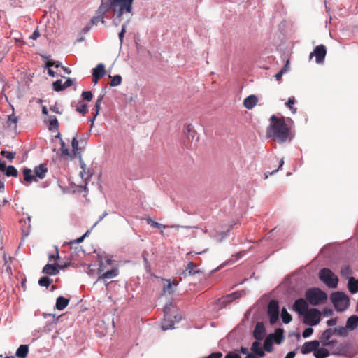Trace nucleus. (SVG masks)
<instances>
[{
  "label": "nucleus",
  "mask_w": 358,
  "mask_h": 358,
  "mask_svg": "<svg viewBox=\"0 0 358 358\" xmlns=\"http://www.w3.org/2000/svg\"><path fill=\"white\" fill-rule=\"evenodd\" d=\"M5 174L7 176H13V177H17L18 175V171L13 166H8L6 168V171L5 172Z\"/></svg>",
  "instance_id": "e433bc0d"
},
{
  "label": "nucleus",
  "mask_w": 358,
  "mask_h": 358,
  "mask_svg": "<svg viewBox=\"0 0 358 358\" xmlns=\"http://www.w3.org/2000/svg\"><path fill=\"white\" fill-rule=\"evenodd\" d=\"M273 339L271 338V336H268L264 342V349L265 351L268 352H271L273 351Z\"/></svg>",
  "instance_id": "2f4dec72"
},
{
  "label": "nucleus",
  "mask_w": 358,
  "mask_h": 358,
  "mask_svg": "<svg viewBox=\"0 0 358 358\" xmlns=\"http://www.w3.org/2000/svg\"><path fill=\"white\" fill-rule=\"evenodd\" d=\"M307 301L313 306H317L327 299V294L319 288L308 289L305 294Z\"/></svg>",
  "instance_id": "20e7f679"
},
{
  "label": "nucleus",
  "mask_w": 358,
  "mask_h": 358,
  "mask_svg": "<svg viewBox=\"0 0 358 358\" xmlns=\"http://www.w3.org/2000/svg\"><path fill=\"white\" fill-rule=\"evenodd\" d=\"M29 352V347L27 345H20L16 351V356L19 358H26Z\"/></svg>",
  "instance_id": "c85d7f7f"
},
{
  "label": "nucleus",
  "mask_w": 358,
  "mask_h": 358,
  "mask_svg": "<svg viewBox=\"0 0 358 358\" xmlns=\"http://www.w3.org/2000/svg\"><path fill=\"white\" fill-rule=\"evenodd\" d=\"M270 124L266 129V136L280 143L290 141L292 139L290 129L284 117H278L273 115L270 117Z\"/></svg>",
  "instance_id": "f257e3e1"
},
{
  "label": "nucleus",
  "mask_w": 358,
  "mask_h": 358,
  "mask_svg": "<svg viewBox=\"0 0 358 358\" xmlns=\"http://www.w3.org/2000/svg\"><path fill=\"white\" fill-rule=\"evenodd\" d=\"M334 334V331L333 329H326L320 336V342L322 344V345L324 344V343L327 342L329 340H330L331 337Z\"/></svg>",
  "instance_id": "393cba45"
},
{
  "label": "nucleus",
  "mask_w": 358,
  "mask_h": 358,
  "mask_svg": "<svg viewBox=\"0 0 358 358\" xmlns=\"http://www.w3.org/2000/svg\"><path fill=\"white\" fill-rule=\"evenodd\" d=\"M118 7V6H116L115 3H113V0H102L96 13L97 15L92 18L91 23L92 24H97L99 22H101L102 24H104V15L107 11L110 10L114 17L113 23L115 26H117L122 20V17L124 15L131 13V11L124 10L120 13L119 11Z\"/></svg>",
  "instance_id": "f03ea898"
},
{
  "label": "nucleus",
  "mask_w": 358,
  "mask_h": 358,
  "mask_svg": "<svg viewBox=\"0 0 358 358\" xmlns=\"http://www.w3.org/2000/svg\"><path fill=\"white\" fill-rule=\"evenodd\" d=\"M52 282V280L47 276L42 277L38 280V284L41 287H48Z\"/></svg>",
  "instance_id": "4c0bfd02"
},
{
  "label": "nucleus",
  "mask_w": 358,
  "mask_h": 358,
  "mask_svg": "<svg viewBox=\"0 0 358 358\" xmlns=\"http://www.w3.org/2000/svg\"><path fill=\"white\" fill-rule=\"evenodd\" d=\"M72 152H71V159H73L76 157H81V149L78 147V141L77 136H75L71 141Z\"/></svg>",
  "instance_id": "aec40b11"
},
{
  "label": "nucleus",
  "mask_w": 358,
  "mask_h": 358,
  "mask_svg": "<svg viewBox=\"0 0 358 358\" xmlns=\"http://www.w3.org/2000/svg\"><path fill=\"white\" fill-rule=\"evenodd\" d=\"M146 221L148 224H150L152 227H155V228L161 229V228L166 227L165 225L158 223V222L152 220L151 218H148Z\"/></svg>",
  "instance_id": "79ce46f5"
},
{
  "label": "nucleus",
  "mask_w": 358,
  "mask_h": 358,
  "mask_svg": "<svg viewBox=\"0 0 358 358\" xmlns=\"http://www.w3.org/2000/svg\"><path fill=\"white\" fill-rule=\"evenodd\" d=\"M76 111L84 115L88 111L87 106L85 103H82L76 107Z\"/></svg>",
  "instance_id": "49530a36"
},
{
  "label": "nucleus",
  "mask_w": 358,
  "mask_h": 358,
  "mask_svg": "<svg viewBox=\"0 0 358 358\" xmlns=\"http://www.w3.org/2000/svg\"><path fill=\"white\" fill-rule=\"evenodd\" d=\"M196 267V265L195 264L189 262L185 268V271L187 272L189 275H194L197 273V271L194 270Z\"/></svg>",
  "instance_id": "a19ab883"
},
{
  "label": "nucleus",
  "mask_w": 358,
  "mask_h": 358,
  "mask_svg": "<svg viewBox=\"0 0 358 358\" xmlns=\"http://www.w3.org/2000/svg\"><path fill=\"white\" fill-rule=\"evenodd\" d=\"M6 168H7V167H6V163H5V162H3V161H1V162H0V171H3V172H4V171L6 172Z\"/></svg>",
  "instance_id": "69168bd1"
},
{
  "label": "nucleus",
  "mask_w": 358,
  "mask_h": 358,
  "mask_svg": "<svg viewBox=\"0 0 358 358\" xmlns=\"http://www.w3.org/2000/svg\"><path fill=\"white\" fill-rule=\"evenodd\" d=\"M260 345L261 344L259 341L257 340L253 342L251 346V351L252 353L248 354L245 358H258L264 357L265 355V352Z\"/></svg>",
  "instance_id": "f8f14e48"
},
{
  "label": "nucleus",
  "mask_w": 358,
  "mask_h": 358,
  "mask_svg": "<svg viewBox=\"0 0 358 358\" xmlns=\"http://www.w3.org/2000/svg\"><path fill=\"white\" fill-rule=\"evenodd\" d=\"M337 323V319L336 318H332L329 320H327V324L328 326H334Z\"/></svg>",
  "instance_id": "e2e57ef3"
},
{
  "label": "nucleus",
  "mask_w": 358,
  "mask_h": 358,
  "mask_svg": "<svg viewBox=\"0 0 358 358\" xmlns=\"http://www.w3.org/2000/svg\"><path fill=\"white\" fill-rule=\"evenodd\" d=\"M18 121V117L15 116L14 113L8 116V120L6 122L7 127L15 129L17 128V123Z\"/></svg>",
  "instance_id": "c756f323"
},
{
  "label": "nucleus",
  "mask_w": 358,
  "mask_h": 358,
  "mask_svg": "<svg viewBox=\"0 0 358 358\" xmlns=\"http://www.w3.org/2000/svg\"><path fill=\"white\" fill-rule=\"evenodd\" d=\"M321 317V313L316 308H311L303 315V322L309 326L317 325Z\"/></svg>",
  "instance_id": "0eeeda50"
},
{
  "label": "nucleus",
  "mask_w": 358,
  "mask_h": 358,
  "mask_svg": "<svg viewBox=\"0 0 358 358\" xmlns=\"http://www.w3.org/2000/svg\"><path fill=\"white\" fill-rule=\"evenodd\" d=\"M266 332H265V327L262 322H257L255 325L254 331H253V336L257 340L261 341L262 340L265 336Z\"/></svg>",
  "instance_id": "f3484780"
},
{
  "label": "nucleus",
  "mask_w": 358,
  "mask_h": 358,
  "mask_svg": "<svg viewBox=\"0 0 358 358\" xmlns=\"http://www.w3.org/2000/svg\"><path fill=\"white\" fill-rule=\"evenodd\" d=\"M134 0H113V3L119 7V11L121 13L124 11L132 12V4Z\"/></svg>",
  "instance_id": "2eb2a0df"
},
{
  "label": "nucleus",
  "mask_w": 358,
  "mask_h": 358,
  "mask_svg": "<svg viewBox=\"0 0 358 358\" xmlns=\"http://www.w3.org/2000/svg\"><path fill=\"white\" fill-rule=\"evenodd\" d=\"M313 333V329L311 327H308L303 331L302 336L304 338H307V337L310 336Z\"/></svg>",
  "instance_id": "5fc2aeb1"
},
{
  "label": "nucleus",
  "mask_w": 358,
  "mask_h": 358,
  "mask_svg": "<svg viewBox=\"0 0 358 358\" xmlns=\"http://www.w3.org/2000/svg\"><path fill=\"white\" fill-rule=\"evenodd\" d=\"M320 346V341L314 340L312 341L305 342L301 348V352L303 355L310 352H315V350Z\"/></svg>",
  "instance_id": "4468645a"
},
{
  "label": "nucleus",
  "mask_w": 358,
  "mask_h": 358,
  "mask_svg": "<svg viewBox=\"0 0 358 358\" xmlns=\"http://www.w3.org/2000/svg\"><path fill=\"white\" fill-rule=\"evenodd\" d=\"M313 355L315 358H326L329 355V352L327 348L317 347Z\"/></svg>",
  "instance_id": "cd10ccee"
},
{
  "label": "nucleus",
  "mask_w": 358,
  "mask_h": 358,
  "mask_svg": "<svg viewBox=\"0 0 358 358\" xmlns=\"http://www.w3.org/2000/svg\"><path fill=\"white\" fill-rule=\"evenodd\" d=\"M267 314L269 317V321L271 324L277 322L279 317V304L275 299L270 301L268 305Z\"/></svg>",
  "instance_id": "6e6552de"
},
{
  "label": "nucleus",
  "mask_w": 358,
  "mask_h": 358,
  "mask_svg": "<svg viewBox=\"0 0 358 358\" xmlns=\"http://www.w3.org/2000/svg\"><path fill=\"white\" fill-rule=\"evenodd\" d=\"M110 78H112L111 82L110 83V86H112V87L118 86L122 83V79L121 76H120V75H116L113 77L110 76Z\"/></svg>",
  "instance_id": "58836bf2"
},
{
  "label": "nucleus",
  "mask_w": 358,
  "mask_h": 358,
  "mask_svg": "<svg viewBox=\"0 0 358 358\" xmlns=\"http://www.w3.org/2000/svg\"><path fill=\"white\" fill-rule=\"evenodd\" d=\"M348 287L351 294H355L358 292V280L354 277L348 278Z\"/></svg>",
  "instance_id": "5701e85b"
},
{
  "label": "nucleus",
  "mask_w": 358,
  "mask_h": 358,
  "mask_svg": "<svg viewBox=\"0 0 358 358\" xmlns=\"http://www.w3.org/2000/svg\"><path fill=\"white\" fill-rule=\"evenodd\" d=\"M286 66H285L279 72L275 75V78L277 80H280L283 73L286 71Z\"/></svg>",
  "instance_id": "6e6d98bb"
},
{
  "label": "nucleus",
  "mask_w": 358,
  "mask_h": 358,
  "mask_svg": "<svg viewBox=\"0 0 358 358\" xmlns=\"http://www.w3.org/2000/svg\"><path fill=\"white\" fill-rule=\"evenodd\" d=\"M42 272L45 274L50 275H55L59 273L58 266H57V263L53 264H46L43 268Z\"/></svg>",
  "instance_id": "4be33fe9"
},
{
  "label": "nucleus",
  "mask_w": 358,
  "mask_h": 358,
  "mask_svg": "<svg viewBox=\"0 0 358 358\" xmlns=\"http://www.w3.org/2000/svg\"><path fill=\"white\" fill-rule=\"evenodd\" d=\"M88 234V231H87L85 234H83L82 236H80V238L76 239V240H73V241H71L69 244L72 246L74 244H76V243H80L81 242L83 241L85 237Z\"/></svg>",
  "instance_id": "3c124183"
},
{
  "label": "nucleus",
  "mask_w": 358,
  "mask_h": 358,
  "mask_svg": "<svg viewBox=\"0 0 358 358\" xmlns=\"http://www.w3.org/2000/svg\"><path fill=\"white\" fill-rule=\"evenodd\" d=\"M352 271L350 268V266L349 265H343L341 268V274L344 278H349L350 275H352Z\"/></svg>",
  "instance_id": "473e14b6"
},
{
  "label": "nucleus",
  "mask_w": 358,
  "mask_h": 358,
  "mask_svg": "<svg viewBox=\"0 0 358 358\" xmlns=\"http://www.w3.org/2000/svg\"><path fill=\"white\" fill-rule=\"evenodd\" d=\"M82 97L83 99L90 101L92 99L93 95L90 91H85L82 93Z\"/></svg>",
  "instance_id": "8fccbe9b"
},
{
  "label": "nucleus",
  "mask_w": 358,
  "mask_h": 358,
  "mask_svg": "<svg viewBox=\"0 0 358 358\" xmlns=\"http://www.w3.org/2000/svg\"><path fill=\"white\" fill-rule=\"evenodd\" d=\"M102 99H103V96H100L97 99V100L96 101V104L94 106V108H93V110L95 111L94 113L96 115H99V113Z\"/></svg>",
  "instance_id": "a18cd8bd"
},
{
  "label": "nucleus",
  "mask_w": 358,
  "mask_h": 358,
  "mask_svg": "<svg viewBox=\"0 0 358 358\" xmlns=\"http://www.w3.org/2000/svg\"><path fill=\"white\" fill-rule=\"evenodd\" d=\"M185 134L186 136L187 141L184 140V145L187 148H192V141L195 138L196 131L194 129H192V128L190 125H188L185 131Z\"/></svg>",
  "instance_id": "a211bd4d"
},
{
  "label": "nucleus",
  "mask_w": 358,
  "mask_h": 358,
  "mask_svg": "<svg viewBox=\"0 0 358 358\" xmlns=\"http://www.w3.org/2000/svg\"><path fill=\"white\" fill-rule=\"evenodd\" d=\"M257 102H258L257 97L255 95L252 94V95L247 96L243 100V104L245 108L250 110V109L253 108L257 105Z\"/></svg>",
  "instance_id": "412c9836"
},
{
  "label": "nucleus",
  "mask_w": 358,
  "mask_h": 358,
  "mask_svg": "<svg viewBox=\"0 0 358 358\" xmlns=\"http://www.w3.org/2000/svg\"><path fill=\"white\" fill-rule=\"evenodd\" d=\"M240 351L242 354H244V355H246V356L248 355V354H250L248 352V348H245V347H241V349H240Z\"/></svg>",
  "instance_id": "774afa93"
},
{
  "label": "nucleus",
  "mask_w": 358,
  "mask_h": 358,
  "mask_svg": "<svg viewBox=\"0 0 358 358\" xmlns=\"http://www.w3.org/2000/svg\"><path fill=\"white\" fill-rule=\"evenodd\" d=\"M165 283L163 286V294H171L174 292V289L178 285L176 280L171 281L170 279H164Z\"/></svg>",
  "instance_id": "dca6fc26"
},
{
  "label": "nucleus",
  "mask_w": 358,
  "mask_h": 358,
  "mask_svg": "<svg viewBox=\"0 0 358 358\" xmlns=\"http://www.w3.org/2000/svg\"><path fill=\"white\" fill-rule=\"evenodd\" d=\"M358 326V316L352 315L350 316L346 322V328L350 330H354Z\"/></svg>",
  "instance_id": "a878e982"
},
{
  "label": "nucleus",
  "mask_w": 358,
  "mask_h": 358,
  "mask_svg": "<svg viewBox=\"0 0 358 358\" xmlns=\"http://www.w3.org/2000/svg\"><path fill=\"white\" fill-rule=\"evenodd\" d=\"M69 303V299L64 296H59L56 301V308L59 310H62L68 306Z\"/></svg>",
  "instance_id": "bb28decb"
},
{
  "label": "nucleus",
  "mask_w": 358,
  "mask_h": 358,
  "mask_svg": "<svg viewBox=\"0 0 358 358\" xmlns=\"http://www.w3.org/2000/svg\"><path fill=\"white\" fill-rule=\"evenodd\" d=\"M15 154V152H11L6 150H2L1 152V155H3L4 157L7 158L10 161H12L14 159Z\"/></svg>",
  "instance_id": "c03bdc74"
},
{
  "label": "nucleus",
  "mask_w": 358,
  "mask_h": 358,
  "mask_svg": "<svg viewBox=\"0 0 358 358\" xmlns=\"http://www.w3.org/2000/svg\"><path fill=\"white\" fill-rule=\"evenodd\" d=\"M296 102L295 98L294 96L289 97L288 99L287 102L286 103V106L290 109L293 114L296 113V108L294 107V105Z\"/></svg>",
  "instance_id": "ea45409f"
},
{
  "label": "nucleus",
  "mask_w": 358,
  "mask_h": 358,
  "mask_svg": "<svg viewBox=\"0 0 358 358\" xmlns=\"http://www.w3.org/2000/svg\"><path fill=\"white\" fill-rule=\"evenodd\" d=\"M103 267V263L102 262H100L99 268L98 269V273L100 275L99 277V279H111L117 275V274H118L117 268H114L111 270L103 272L104 269Z\"/></svg>",
  "instance_id": "9b49d317"
},
{
  "label": "nucleus",
  "mask_w": 358,
  "mask_h": 358,
  "mask_svg": "<svg viewBox=\"0 0 358 358\" xmlns=\"http://www.w3.org/2000/svg\"><path fill=\"white\" fill-rule=\"evenodd\" d=\"M281 317L284 323L288 324L292 320V315L288 313L285 308H283L281 311Z\"/></svg>",
  "instance_id": "72a5a7b5"
},
{
  "label": "nucleus",
  "mask_w": 358,
  "mask_h": 358,
  "mask_svg": "<svg viewBox=\"0 0 358 358\" xmlns=\"http://www.w3.org/2000/svg\"><path fill=\"white\" fill-rule=\"evenodd\" d=\"M173 308L172 306V303H170V304H166L164 308V316L165 317H171V315H170V313H171V308Z\"/></svg>",
  "instance_id": "09e8293b"
},
{
  "label": "nucleus",
  "mask_w": 358,
  "mask_h": 358,
  "mask_svg": "<svg viewBox=\"0 0 358 358\" xmlns=\"http://www.w3.org/2000/svg\"><path fill=\"white\" fill-rule=\"evenodd\" d=\"M351 353V345L348 342L338 344L333 350L332 354L344 357L350 356Z\"/></svg>",
  "instance_id": "1a4fd4ad"
},
{
  "label": "nucleus",
  "mask_w": 358,
  "mask_h": 358,
  "mask_svg": "<svg viewBox=\"0 0 358 358\" xmlns=\"http://www.w3.org/2000/svg\"><path fill=\"white\" fill-rule=\"evenodd\" d=\"M224 358H242L240 355L230 352H228L225 356Z\"/></svg>",
  "instance_id": "4d7b16f0"
},
{
  "label": "nucleus",
  "mask_w": 358,
  "mask_h": 358,
  "mask_svg": "<svg viewBox=\"0 0 358 358\" xmlns=\"http://www.w3.org/2000/svg\"><path fill=\"white\" fill-rule=\"evenodd\" d=\"M338 345V342L336 340H329L327 342L324 343V346H327L330 348V349L333 351L335 347Z\"/></svg>",
  "instance_id": "de8ad7c7"
},
{
  "label": "nucleus",
  "mask_w": 358,
  "mask_h": 358,
  "mask_svg": "<svg viewBox=\"0 0 358 358\" xmlns=\"http://www.w3.org/2000/svg\"><path fill=\"white\" fill-rule=\"evenodd\" d=\"M269 336H271L273 341H274L276 343L280 344L284 338L283 330L282 329H278L275 334H271Z\"/></svg>",
  "instance_id": "7c9ffc66"
},
{
  "label": "nucleus",
  "mask_w": 358,
  "mask_h": 358,
  "mask_svg": "<svg viewBox=\"0 0 358 358\" xmlns=\"http://www.w3.org/2000/svg\"><path fill=\"white\" fill-rule=\"evenodd\" d=\"M293 310L301 315H304L308 310V305L303 299H296L293 305Z\"/></svg>",
  "instance_id": "ddd939ff"
},
{
  "label": "nucleus",
  "mask_w": 358,
  "mask_h": 358,
  "mask_svg": "<svg viewBox=\"0 0 358 358\" xmlns=\"http://www.w3.org/2000/svg\"><path fill=\"white\" fill-rule=\"evenodd\" d=\"M73 85V80L71 78H68L67 80L63 83L64 90L71 86Z\"/></svg>",
  "instance_id": "052dcab7"
},
{
  "label": "nucleus",
  "mask_w": 358,
  "mask_h": 358,
  "mask_svg": "<svg viewBox=\"0 0 358 358\" xmlns=\"http://www.w3.org/2000/svg\"><path fill=\"white\" fill-rule=\"evenodd\" d=\"M59 258V252L57 249L56 250V253L55 255H49V261H51L52 259L56 260Z\"/></svg>",
  "instance_id": "680f3d73"
},
{
  "label": "nucleus",
  "mask_w": 358,
  "mask_h": 358,
  "mask_svg": "<svg viewBox=\"0 0 358 358\" xmlns=\"http://www.w3.org/2000/svg\"><path fill=\"white\" fill-rule=\"evenodd\" d=\"M53 89L57 92H59L64 90L62 80H58L53 83Z\"/></svg>",
  "instance_id": "37998d69"
},
{
  "label": "nucleus",
  "mask_w": 358,
  "mask_h": 358,
  "mask_svg": "<svg viewBox=\"0 0 358 358\" xmlns=\"http://www.w3.org/2000/svg\"><path fill=\"white\" fill-rule=\"evenodd\" d=\"M223 356L221 352H215L210 354L208 356L203 357L201 358H222Z\"/></svg>",
  "instance_id": "864d4df0"
},
{
  "label": "nucleus",
  "mask_w": 358,
  "mask_h": 358,
  "mask_svg": "<svg viewBox=\"0 0 358 358\" xmlns=\"http://www.w3.org/2000/svg\"><path fill=\"white\" fill-rule=\"evenodd\" d=\"M327 55V48L324 45H317L313 52L310 54V59H311L313 56L315 57V61L317 63L320 64L324 62L325 56Z\"/></svg>",
  "instance_id": "9d476101"
},
{
  "label": "nucleus",
  "mask_w": 358,
  "mask_h": 358,
  "mask_svg": "<svg viewBox=\"0 0 358 358\" xmlns=\"http://www.w3.org/2000/svg\"><path fill=\"white\" fill-rule=\"evenodd\" d=\"M105 72V66L103 64H99L96 68L93 69L92 77L94 83L104 76Z\"/></svg>",
  "instance_id": "6ab92c4d"
},
{
  "label": "nucleus",
  "mask_w": 358,
  "mask_h": 358,
  "mask_svg": "<svg viewBox=\"0 0 358 358\" xmlns=\"http://www.w3.org/2000/svg\"><path fill=\"white\" fill-rule=\"evenodd\" d=\"M331 299L336 308L339 311L344 310L348 303V296L341 292H336L331 296Z\"/></svg>",
  "instance_id": "423d86ee"
},
{
  "label": "nucleus",
  "mask_w": 358,
  "mask_h": 358,
  "mask_svg": "<svg viewBox=\"0 0 358 358\" xmlns=\"http://www.w3.org/2000/svg\"><path fill=\"white\" fill-rule=\"evenodd\" d=\"M348 329L346 328V326L345 327H339L334 328V334H336L338 336L345 337L348 335Z\"/></svg>",
  "instance_id": "c9c22d12"
},
{
  "label": "nucleus",
  "mask_w": 358,
  "mask_h": 358,
  "mask_svg": "<svg viewBox=\"0 0 358 358\" xmlns=\"http://www.w3.org/2000/svg\"><path fill=\"white\" fill-rule=\"evenodd\" d=\"M162 329L163 330H167V329H173L174 328V322L173 321H171L169 324H166L165 322H164L162 324Z\"/></svg>",
  "instance_id": "13d9d810"
},
{
  "label": "nucleus",
  "mask_w": 358,
  "mask_h": 358,
  "mask_svg": "<svg viewBox=\"0 0 358 358\" xmlns=\"http://www.w3.org/2000/svg\"><path fill=\"white\" fill-rule=\"evenodd\" d=\"M126 32V24H123L122 27L121 31L119 34V38L120 41L122 42L124 36V34Z\"/></svg>",
  "instance_id": "bf43d9fd"
},
{
  "label": "nucleus",
  "mask_w": 358,
  "mask_h": 358,
  "mask_svg": "<svg viewBox=\"0 0 358 358\" xmlns=\"http://www.w3.org/2000/svg\"><path fill=\"white\" fill-rule=\"evenodd\" d=\"M57 138H59L61 141V157L64 158H70L71 159V152H69L68 148L66 147L65 143L61 138L60 134L56 136Z\"/></svg>",
  "instance_id": "b1692460"
},
{
  "label": "nucleus",
  "mask_w": 358,
  "mask_h": 358,
  "mask_svg": "<svg viewBox=\"0 0 358 358\" xmlns=\"http://www.w3.org/2000/svg\"><path fill=\"white\" fill-rule=\"evenodd\" d=\"M57 266H58V269L59 271L60 269H64V268L68 267L69 266V263H64V264H59L57 263Z\"/></svg>",
  "instance_id": "338daca9"
},
{
  "label": "nucleus",
  "mask_w": 358,
  "mask_h": 358,
  "mask_svg": "<svg viewBox=\"0 0 358 358\" xmlns=\"http://www.w3.org/2000/svg\"><path fill=\"white\" fill-rule=\"evenodd\" d=\"M320 279L330 288H336L338 279L329 268H322L319 273Z\"/></svg>",
  "instance_id": "39448f33"
},
{
  "label": "nucleus",
  "mask_w": 358,
  "mask_h": 358,
  "mask_svg": "<svg viewBox=\"0 0 358 358\" xmlns=\"http://www.w3.org/2000/svg\"><path fill=\"white\" fill-rule=\"evenodd\" d=\"M39 36H40V34H39L38 31L36 30L33 32V34H31L30 38L33 40H36L39 37Z\"/></svg>",
  "instance_id": "0e129e2a"
},
{
  "label": "nucleus",
  "mask_w": 358,
  "mask_h": 358,
  "mask_svg": "<svg viewBox=\"0 0 358 358\" xmlns=\"http://www.w3.org/2000/svg\"><path fill=\"white\" fill-rule=\"evenodd\" d=\"M59 127V122L55 116H50L49 120V129L50 130H57Z\"/></svg>",
  "instance_id": "f704fd0d"
},
{
  "label": "nucleus",
  "mask_w": 358,
  "mask_h": 358,
  "mask_svg": "<svg viewBox=\"0 0 358 358\" xmlns=\"http://www.w3.org/2000/svg\"><path fill=\"white\" fill-rule=\"evenodd\" d=\"M45 66L47 68H51L52 66H55L56 68H58L61 66V63L59 62H54V61H48L45 64Z\"/></svg>",
  "instance_id": "603ef678"
},
{
  "label": "nucleus",
  "mask_w": 358,
  "mask_h": 358,
  "mask_svg": "<svg viewBox=\"0 0 358 358\" xmlns=\"http://www.w3.org/2000/svg\"><path fill=\"white\" fill-rule=\"evenodd\" d=\"M47 172L48 168L45 164H41L36 166L34 170L24 168L22 171L24 181L27 182V185L33 182H37L38 179H43Z\"/></svg>",
  "instance_id": "7ed1b4c3"
}]
</instances>
